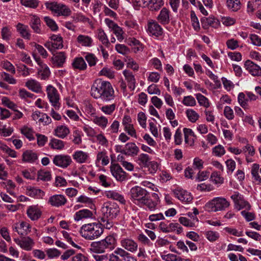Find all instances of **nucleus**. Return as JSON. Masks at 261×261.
I'll return each mask as SVG.
<instances>
[{
  "label": "nucleus",
  "mask_w": 261,
  "mask_h": 261,
  "mask_svg": "<svg viewBox=\"0 0 261 261\" xmlns=\"http://www.w3.org/2000/svg\"><path fill=\"white\" fill-rule=\"evenodd\" d=\"M123 73L126 80L128 82V86L129 88L132 90H134L136 87V81L134 76L133 75L132 73L128 70H124Z\"/></svg>",
  "instance_id": "34"
},
{
  "label": "nucleus",
  "mask_w": 261,
  "mask_h": 261,
  "mask_svg": "<svg viewBox=\"0 0 261 261\" xmlns=\"http://www.w3.org/2000/svg\"><path fill=\"white\" fill-rule=\"evenodd\" d=\"M173 193L176 197L182 201L190 202L193 199L191 194L182 189H175L173 191Z\"/></svg>",
  "instance_id": "15"
},
{
  "label": "nucleus",
  "mask_w": 261,
  "mask_h": 261,
  "mask_svg": "<svg viewBox=\"0 0 261 261\" xmlns=\"http://www.w3.org/2000/svg\"><path fill=\"white\" fill-rule=\"evenodd\" d=\"M92 212L87 209H83L77 212L74 215V220L79 221L84 218L92 217Z\"/></svg>",
  "instance_id": "30"
},
{
  "label": "nucleus",
  "mask_w": 261,
  "mask_h": 261,
  "mask_svg": "<svg viewBox=\"0 0 261 261\" xmlns=\"http://www.w3.org/2000/svg\"><path fill=\"white\" fill-rule=\"evenodd\" d=\"M15 242L23 249L30 251L33 248L34 242L30 237H23L21 239H14Z\"/></svg>",
  "instance_id": "13"
},
{
  "label": "nucleus",
  "mask_w": 261,
  "mask_h": 261,
  "mask_svg": "<svg viewBox=\"0 0 261 261\" xmlns=\"http://www.w3.org/2000/svg\"><path fill=\"white\" fill-rule=\"evenodd\" d=\"M191 18L192 22V25L194 30L196 31L199 30L200 29L199 22L197 17L193 11H191Z\"/></svg>",
  "instance_id": "59"
},
{
  "label": "nucleus",
  "mask_w": 261,
  "mask_h": 261,
  "mask_svg": "<svg viewBox=\"0 0 261 261\" xmlns=\"http://www.w3.org/2000/svg\"><path fill=\"white\" fill-rule=\"evenodd\" d=\"M227 5L232 11H237L241 8V3L239 0H227Z\"/></svg>",
  "instance_id": "41"
},
{
  "label": "nucleus",
  "mask_w": 261,
  "mask_h": 261,
  "mask_svg": "<svg viewBox=\"0 0 261 261\" xmlns=\"http://www.w3.org/2000/svg\"><path fill=\"white\" fill-rule=\"evenodd\" d=\"M196 97L200 106H203L205 108H208L210 106L208 100L206 97L200 93L197 94Z\"/></svg>",
  "instance_id": "49"
},
{
  "label": "nucleus",
  "mask_w": 261,
  "mask_h": 261,
  "mask_svg": "<svg viewBox=\"0 0 261 261\" xmlns=\"http://www.w3.org/2000/svg\"><path fill=\"white\" fill-rule=\"evenodd\" d=\"M186 113L189 120L193 123L195 122L199 117L198 113L192 109L187 110Z\"/></svg>",
  "instance_id": "46"
},
{
  "label": "nucleus",
  "mask_w": 261,
  "mask_h": 261,
  "mask_svg": "<svg viewBox=\"0 0 261 261\" xmlns=\"http://www.w3.org/2000/svg\"><path fill=\"white\" fill-rule=\"evenodd\" d=\"M103 232L101 223H91L83 225L80 230L81 236L87 240H93L100 237Z\"/></svg>",
  "instance_id": "3"
},
{
  "label": "nucleus",
  "mask_w": 261,
  "mask_h": 261,
  "mask_svg": "<svg viewBox=\"0 0 261 261\" xmlns=\"http://www.w3.org/2000/svg\"><path fill=\"white\" fill-rule=\"evenodd\" d=\"M152 196L154 199V200L151 199L149 195L145 197V201L142 202L141 205H145L150 211H154L160 202V198L156 193H153Z\"/></svg>",
  "instance_id": "12"
},
{
  "label": "nucleus",
  "mask_w": 261,
  "mask_h": 261,
  "mask_svg": "<svg viewBox=\"0 0 261 261\" xmlns=\"http://www.w3.org/2000/svg\"><path fill=\"white\" fill-rule=\"evenodd\" d=\"M105 194L106 196L109 198H112L113 199L118 200L121 203H124L125 202V200L123 196L115 191H106L105 192Z\"/></svg>",
  "instance_id": "35"
},
{
  "label": "nucleus",
  "mask_w": 261,
  "mask_h": 261,
  "mask_svg": "<svg viewBox=\"0 0 261 261\" xmlns=\"http://www.w3.org/2000/svg\"><path fill=\"white\" fill-rule=\"evenodd\" d=\"M53 162L56 166L66 168L71 164L72 159L68 155L58 154L54 156Z\"/></svg>",
  "instance_id": "8"
},
{
  "label": "nucleus",
  "mask_w": 261,
  "mask_h": 261,
  "mask_svg": "<svg viewBox=\"0 0 261 261\" xmlns=\"http://www.w3.org/2000/svg\"><path fill=\"white\" fill-rule=\"evenodd\" d=\"M49 74L50 71L47 67L38 71V75L41 77V79L43 80H45L48 78L49 76Z\"/></svg>",
  "instance_id": "64"
},
{
  "label": "nucleus",
  "mask_w": 261,
  "mask_h": 261,
  "mask_svg": "<svg viewBox=\"0 0 261 261\" xmlns=\"http://www.w3.org/2000/svg\"><path fill=\"white\" fill-rule=\"evenodd\" d=\"M48 257L50 259L57 257L60 256L61 252L56 248L48 249L46 251Z\"/></svg>",
  "instance_id": "56"
},
{
  "label": "nucleus",
  "mask_w": 261,
  "mask_h": 261,
  "mask_svg": "<svg viewBox=\"0 0 261 261\" xmlns=\"http://www.w3.org/2000/svg\"><path fill=\"white\" fill-rule=\"evenodd\" d=\"M246 69L253 76L261 75V68L253 62L247 60L244 64Z\"/></svg>",
  "instance_id": "17"
},
{
  "label": "nucleus",
  "mask_w": 261,
  "mask_h": 261,
  "mask_svg": "<svg viewBox=\"0 0 261 261\" xmlns=\"http://www.w3.org/2000/svg\"><path fill=\"white\" fill-rule=\"evenodd\" d=\"M162 258L165 261H182L183 259L176 255L173 254H168L167 255H162Z\"/></svg>",
  "instance_id": "50"
},
{
  "label": "nucleus",
  "mask_w": 261,
  "mask_h": 261,
  "mask_svg": "<svg viewBox=\"0 0 261 261\" xmlns=\"http://www.w3.org/2000/svg\"><path fill=\"white\" fill-rule=\"evenodd\" d=\"M21 132L30 141L34 140L35 138L33 136V130L32 128L24 126L21 129Z\"/></svg>",
  "instance_id": "54"
},
{
  "label": "nucleus",
  "mask_w": 261,
  "mask_h": 261,
  "mask_svg": "<svg viewBox=\"0 0 261 261\" xmlns=\"http://www.w3.org/2000/svg\"><path fill=\"white\" fill-rule=\"evenodd\" d=\"M47 9L52 12L56 13L58 16H68L71 11L68 6L57 2H46L45 4Z\"/></svg>",
  "instance_id": "5"
},
{
  "label": "nucleus",
  "mask_w": 261,
  "mask_h": 261,
  "mask_svg": "<svg viewBox=\"0 0 261 261\" xmlns=\"http://www.w3.org/2000/svg\"><path fill=\"white\" fill-rule=\"evenodd\" d=\"M201 23L203 28L207 29L209 27L217 28L220 25L219 20L213 17L208 18L203 17L201 18Z\"/></svg>",
  "instance_id": "16"
},
{
  "label": "nucleus",
  "mask_w": 261,
  "mask_h": 261,
  "mask_svg": "<svg viewBox=\"0 0 261 261\" xmlns=\"http://www.w3.org/2000/svg\"><path fill=\"white\" fill-rule=\"evenodd\" d=\"M25 86L29 89L36 93H40L41 92V87L40 84L37 81L34 80H31L25 83Z\"/></svg>",
  "instance_id": "33"
},
{
  "label": "nucleus",
  "mask_w": 261,
  "mask_h": 261,
  "mask_svg": "<svg viewBox=\"0 0 261 261\" xmlns=\"http://www.w3.org/2000/svg\"><path fill=\"white\" fill-rule=\"evenodd\" d=\"M213 153L218 156H221L225 153L224 148L221 145L215 146L213 149Z\"/></svg>",
  "instance_id": "60"
},
{
  "label": "nucleus",
  "mask_w": 261,
  "mask_h": 261,
  "mask_svg": "<svg viewBox=\"0 0 261 261\" xmlns=\"http://www.w3.org/2000/svg\"><path fill=\"white\" fill-rule=\"evenodd\" d=\"M54 133L55 135L57 137L64 139L69 134L70 130L66 126L61 125L55 129Z\"/></svg>",
  "instance_id": "25"
},
{
  "label": "nucleus",
  "mask_w": 261,
  "mask_h": 261,
  "mask_svg": "<svg viewBox=\"0 0 261 261\" xmlns=\"http://www.w3.org/2000/svg\"><path fill=\"white\" fill-rule=\"evenodd\" d=\"M37 180H41L44 181H48L51 180V175L50 172L40 170L37 173Z\"/></svg>",
  "instance_id": "40"
},
{
  "label": "nucleus",
  "mask_w": 261,
  "mask_h": 261,
  "mask_svg": "<svg viewBox=\"0 0 261 261\" xmlns=\"http://www.w3.org/2000/svg\"><path fill=\"white\" fill-rule=\"evenodd\" d=\"M27 214L28 217L32 220H36L38 219L41 215L40 210L36 205L29 206L27 210Z\"/></svg>",
  "instance_id": "22"
},
{
  "label": "nucleus",
  "mask_w": 261,
  "mask_h": 261,
  "mask_svg": "<svg viewBox=\"0 0 261 261\" xmlns=\"http://www.w3.org/2000/svg\"><path fill=\"white\" fill-rule=\"evenodd\" d=\"M119 207L114 203L106 202L101 208L102 217L113 219L115 218L119 213Z\"/></svg>",
  "instance_id": "7"
},
{
  "label": "nucleus",
  "mask_w": 261,
  "mask_h": 261,
  "mask_svg": "<svg viewBox=\"0 0 261 261\" xmlns=\"http://www.w3.org/2000/svg\"><path fill=\"white\" fill-rule=\"evenodd\" d=\"M26 193L27 195L36 199H42L45 195L44 192L42 190L33 187H28Z\"/></svg>",
  "instance_id": "19"
},
{
  "label": "nucleus",
  "mask_w": 261,
  "mask_h": 261,
  "mask_svg": "<svg viewBox=\"0 0 261 261\" xmlns=\"http://www.w3.org/2000/svg\"><path fill=\"white\" fill-rule=\"evenodd\" d=\"M261 174V168H259V165L258 164H253L251 167V173L254 180L257 182L258 185H261V177L258 172Z\"/></svg>",
  "instance_id": "27"
},
{
  "label": "nucleus",
  "mask_w": 261,
  "mask_h": 261,
  "mask_svg": "<svg viewBox=\"0 0 261 261\" xmlns=\"http://www.w3.org/2000/svg\"><path fill=\"white\" fill-rule=\"evenodd\" d=\"M91 115L93 117V118H92L91 120L95 124L102 128H105L107 127L108 123V120L106 117L103 116H96L95 115V113L93 112L91 113Z\"/></svg>",
  "instance_id": "23"
},
{
  "label": "nucleus",
  "mask_w": 261,
  "mask_h": 261,
  "mask_svg": "<svg viewBox=\"0 0 261 261\" xmlns=\"http://www.w3.org/2000/svg\"><path fill=\"white\" fill-rule=\"evenodd\" d=\"M21 4L25 6L31 8H36L38 5L37 0H21Z\"/></svg>",
  "instance_id": "55"
},
{
  "label": "nucleus",
  "mask_w": 261,
  "mask_h": 261,
  "mask_svg": "<svg viewBox=\"0 0 261 261\" xmlns=\"http://www.w3.org/2000/svg\"><path fill=\"white\" fill-rule=\"evenodd\" d=\"M17 31L24 39L30 40L31 34L29 32L28 27L21 23H18L16 25Z\"/></svg>",
  "instance_id": "29"
},
{
  "label": "nucleus",
  "mask_w": 261,
  "mask_h": 261,
  "mask_svg": "<svg viewBox=\"0 0 261 261\" xmlns=\"http://www.w3.org/2000/svg\"><path fill=\"white\" fill-rule=\"evenodd\" d=\"M238 100L240 106L244 109H248V99L245 98V95L244 93H240L238 95Z\"/></svg>",
  "instance_id": "47"
},
{
  "label": "nucleus",
  "mask_w": 261,
  "mask_h": 261,
  "mask_svg": "<svg viewBox=\"0 0 261 261\" xmlns=\"http://www.w3.org/2000/svg\"><path fill=\"white\" fill-rule=\"evenodd\" d=\"M49 146L53 149L62 150L64 148L65 143L62 140L53 138L50 140Z\"/></svg>",
  "instance_id": "36"
},
{
  "label": "nucleus",
  "mask_w": 261,
  "mask_h": 261,
  "mask_svg": "<svg viewBox=\"0 0 261 261\" xmlns=\"http://www.w3.org/2000/svg\"><path fill=\"white\" fill-rule=\"evenodd\" d=\"M224 115L228 120H232L234 118L233 110L228 106H226L224 108Z\"/></svg>",
  "instance_id": "62"
},
{
  "label": "nucleus",
  "mask_w": 261,
  "mask_h": 261,
  "mask_svg": "<svg viewBox=\"0 0 261 261\" xmlns=\"http://www.w3.org/2000/svg\"><path fill=\"white\" fill-rule=\"evenodd\" d=\"M121 246L128 251L134 252L137 249L138 245L133 240L124 239L121 241Z\"/></svg>",
  "instance_id": "26"
},
{
  "label": "nucleus",
  "mask_w": 261,
  "mask_h": 261,
  "mask_svg": "<svg viewBox=\"0 0 261 261\" xmlns=\"http://www.w3.org/2000/svg\"><path fill=\"white\" fill-rule=\"evenodd\" d=\"M30 225L28 223L22 222L19 225L15 226L14 228L17 233L21 236H23L28 233L30 230H29Z\"/></svg>",
  "instance_id": "38"
},
{
  "label": "nucleus",
  "mask_w": 261,
  "mask_h": 261,
  "mask_svg": "<svg viewBox=\"0 0 261 261\" xmlns=\"http://www.w3.org/2000/svg\"><path fill=\"white\" fill-rule=\"evenodd\" d=\"M91 95L96 99L100 98L103 101L108 102L114 99V91L109 82L103 81L97 86L91 88Z\"/></svg>",
  "instance_id": "1"
},
{
  "label": "nucleus",
  "mask_w": 261,
  "mask_h": 261,
  "mask_svg": "<svg viewBox=\"0 0 261 261\" xmlns=\"http://www.w3.org/2000/svg\"><path fill=\"white\" fill-rule=\"evenodd\" d=\"M47 96L52 106L55 108L59 107L60 97L57 89L52 86H48L47 87Z\"/></svg>",
  "instance_id": "10"
},
{
  "label": "nucleus",
  "mask_w": 261,
  "mask_h": 261,
  "mask_svg": "<svg viewBox=\"0 0 261 261\" xmlns=\"http://www.w3.org/2000/svg\"><path fill=\"white\" fill-rule=\"evenodd\" d=\"M229 203L224 198L216 197L214 198L206 205L209 211L217 212L222 211L228 207Z\"/></svg>",
  "instance_id": "6"
},
{
  "label": "nucleus",
  "mask_w": 261,
  "mask_h": 261,
  "mask_svg": "<svg viewBox=\"0 0 261 261\" xmlns=\"http://www.w3.org/2000/svg\"><path fill=\"white\" fill-rule=\"evenodd\" d=\"M150 160V159L147 154L141 153L138 156L139 164L144 167H149Z\"/></svg>",
  "instance_id": "43"
},
{
  "label": "nucleus",
  "mask_w": 261,
  "mask_h": 261,
  "mask_svg": "<svg viewBox=\"0 0 261 261\" xmlns=\"http://www.w3.org/2000/svg\"><path fill=\"white\" fill-rule=\"evenodd\" d=\"M125 252L123 249L117 248L110 255L109 261H122Z\"/></svg>",
  "instance_id": "21"
},
{
  "label": "nucleus",
  "mask_w": 261,
  "mask_h": 261,
  "mask_svg": "<svg viewBox=\"0 0 261 261\" xmlns=\"http://www.w3.org/2000/svg\"><path fill=\"white\" fill-rule=\"evenodd\" d=\"M85 58L90 66H94L97 61V58L91 53H88Z\"/></svg>",
  "instance_id": "53"
},
{
  "label": "nucleus",
  "mask_w": 261,
  "mask_h": 261,
  "mask_svg": "<svg viewBox=\"0 0 261 261\" xmlns=\"http://www.w3.org/2000/svg\"><path fill=\"white\" fill-rule=\"evenodd\" d=\"M38 159L36 153L32 150H28L22 154V161L25 162L34 163Z\"/></svg>",
  "instance_id": "28"
},
{
  "label": "nucleus",
  "mask_w": 261,
  "mask_h": 261,
  "mask_svg": "<svg viewBox=\"0 0 261 261\" xmlns=\"http://www.w3.org/2000/svg\"><path fill=\"white\" fill-rule=\"evenodd\" d=\"M77 41L82 46L90 47L92 45L93 40L92 38L88 36L80 35L77 37Z\"/></svg>",
  "instance_id": "37"
},
{
  "label": "nucleus",
  "mask_w": 261,
  "mask_h": 261,
  "mask_svg": "<svg viewBox=\"0 0 261 261\" xmlns=\"http://www.w3.org/2000/svg\"><path fill=\"white\" fill-rule=\"evenodd\" d=\"M129 195L134 203L141 205V203L145 201V197L150 195V194L146 189L140 186H135L130 189Z\"/></svg>",
  "instance_id": "4"
},
{
  "label": "nucleus",
  "mask_w": 261,
  "mask_h": 261,
  "mask_svg": "<svg viewBox=\"0 0 261 261\" xmlns=\"http://www.w3.org/2000/svg\"><path fill=\"white\" fill-rule=\"evenodd\" d=\"M182 103L186 106H194L196 104L195 98L192 96H185L182 101Z\"/></svg>",
  "instance_id": "52"
},
{
  "label": "nucleus",
  "mask_w": 261,
  "mask_h": 261,
  "mask_svg": "<svg viewBox=\"0 0 261 261\" xmlns=\"http://www.w3.org/2000/svg\"><path fill=\"white\" fill-rule=\"evenodd\" d=\"M116 50L120 54L125 55L129 52V48L123 44H118L115 46Z\"/></svg>",
  "instance_id": "61"
},
{
  "label": "nucleus",
  "mask_w": 261,
  "mask_h": 261,
  "mask_svg": "<svg viewBox=\"0 0 261 261\" xmlns=\"http://www.w3.org/2000/svg\"><path fill=\"white\" fill-rule=\"evenodd\" d=\"M97 37L103 45L107 47L109 46L110 42L103 30L102 29L98 30Z\"/></svg>",
  "instance_id": "45"
},
{
  "label": "nucleus",
  "mask_w": 261,
  "mask_h": 261,
  "mask_svg": "<svg viewBox=\"0 0 261 261\" xmlns=\"http://www.w3.org/2000/svg\"><path fill=\"white\" fill-rule=\"evenodd\" d=\"M171 19L170 12L166 8H163L156 17L158 21L164 25L168 24Z\"/></svg>",
  "instance_id": "14"
},
{
  "label": "nucleus",
  "mask_w": 261,
  "mask_h": 261,
  "mask_svg": "<svg viewBox=\"0 0 261 261\" xmlns=\"http://www.w3.org/2000/svg\"><path fill=\"white\" fill-rule=\"evenodd\" d=\"M159 23L158 21L151 20L147 24V31L148 32L156 37L161 36L163 33V30Z\"/></svg>",
  "instance_id": "11"
},
{
  "label": "nucleus",
  "mask_w": 261,
  "mask_h": 261,
  "mask_svg": "<svg viewBox=\"0 0 261 261\" xmlns=\"http://www.w3.org/2000/svg\"><path fill=\"white\" fill-rule=\"evenodd\" d=\"M44 20L45 22L46 25L51 29L53 31H56L58 29V27L56 22L48 16H45L44 17Z\"/></svg>",
  "instance_id": "48"
},
{
  "label": "nucleus",
  "mask_w": 261,
  "mask_h": 261,
  "mask_svg": "<svg viewBox=\"0 0 261 261\" xmlns=\"http://www.w3.org/2000/svg\"><path fill=\"white\" fill-rule=\"evenodd\" d=\"M66 58V57L64 52H59L56 55H54V56L52 57L53 64L58 67H62L65 62Z\"/></svg>",
  "instance_id": "20"
},
{
  "label": "nucleus",
  "mask_w": 261,
  "mask_h": 261,
  "mask_svg": "<svg viewBox=\"0 0 261 261\" xmlns=\"http://www.w3.org/2000/svg\"><path fill=\"white\" fill-rule=\"evenodd\" d=\"M72 65L74 69L84 70L87 68V64L82 57L76 58L74 59Z\"/></svg>",
  "instance_id": "31"
},
{
  "label": "nucleus",
  "mask_w": 261,
  "mask_h": 261,
  "mask_svg": "<svg viewBox=\"0 0 261 261\" xmlns=\"http://www.w3.org/2000/svg\"><path fill=\"white\" fill-rule=\"evenodd\" d=\"M30 25L34 32L38 34L41 33V29L40 28L41 20L38 17L34 15L31 19Z\"/></svg>",
  "instance_id": "32"
},
{
  "label": "nucleus",
  "mask_w": 261,
  "mask_h": 261,
  "mask_svg": "<svg viewBox=\"0 0 261 261\" xmlns=\"http://www.w3.org/2000/svg\"><path fill=\"white\" fill-rule=\"evenodd\" d=\"M67 202L66 199L62 195H55L48 199V203L52 206L59 207L64 205Z\"/></svg>",
  "instance_id": "18"
},
{
  "label": "nucleus",
  "mask_w": 261,
  "mask_h": 261,
  "mask_svg": "<svg viewBox=\"0 0 261 261\" xmlns=\"http://www.w3.org/2000/svg\"><path fill=\"white\" fill-rule=\"evenodd\" d=\"M116 245L115 238L112 235H109L99 241L92 242L90 246V250L94 253H103L106 251L113 250Z\"/></svg>",
  "instance_id": "2"
},
{
  "label": "nucleus",
  "mask_w": 261,
  "mask_h": 261,
  "mask_svg": "<svg viewBox=\"0 0 261 261\" xmlns=\"http://www.w3.org/2000/svg\"><path fill=\"white\" fill-rule=\"evenodd\" d=\"M125 155H130L132 156H135L138 154L139 149L135 143L133 142H129L125 144Z\"/></svg>",
  "instance_id": "24"
},
{
  "label": "nucleus",
  "mask_w": 261,
  "mask_h": 261,
  "mask_svg": "<svg viewBox=\"0 0 261 261\" xmlns=\"http://www.w3.org/2000/svg\"><path fill=\"white\" fill-rule=\"evenodd\" d=\"M206 238L210 242H214L216 241L219 237V233L213 231H207L206 232Z\"/></svg>",
  "instance_id": "58"
},
{
  "label": "nucleus",
  "mask_w": 261,
  "mask_h": 261,
  "mask_svg": "<svg viewBox=\"0 0 261 261\" xmlns=\"http://www.w3.org/2000/svg\"><path fill=\"white\" fill-rule=\"evenodd\" d=\"M163 0H150L149 5L147 7L151 11H156L164 5Z\"/></svg>",
  "instance_id": "39"
},
{
  "label": "nucleus",
  "mask_w": 261,
  "mask_h": 261,
  "mask_svg": "<svg viewBox=\"0 0 261 261\" xmlns=\"http://www.w3.org/2000/svg\"><path fill=\"white\" fill-rule=\"evenodd\" d=\"M2 101V103L4 105L10 109L14 110L16 108V105L12 101H11L10 99L7 97H3Z\"/></svg>",
  "instance_id": "63"
},
{
  "label": "nucleus",
  "mask_w": 261,
  "mask_h": 261,
  "mask_svg": "<svg viewBox=\"0 0 261 261\" xmlns=\"http://www.w3.org/2000/svg\"><path fill=\"white\" fill-rule=\"evenodd\" d=\"M87 154L82 151H76L73 155L74 159H75L78 163H80L85 162L87 159Z\"/></svg>",
  "instance_id": "42"
},
{
  "label": "nucleus",
  "mask_w": 261,
  "mask_h": 261,
  "mask_svg": "<svg viewBox=\"0 0 261 261\" xmlns=\"http://www.w3.org/2000/svg\"><path fill=\"white\" fill-rule=\"evenodd\" d=\"M112 174L118 181H122L126 178V173L118 164H112L110 167Z\"/></svg>",
  "instance_id": "9"
},
{
  "label": "nucleus",
  "mask_w": 261,
  "mask_h": 261,
  "mask_svg": "<svg viewBox=\"0 0 261 261\" xmlns=\"http://www.w3.org/2000/svg\"><path fill=\"white\" fill-rule=\"evenodd\" d=\"M116 105L112 103L110 105H106L100 108L101 111L107 115H111L116 109Z\"/></svg>",
  "instance_id": "51"
},
{
  "label": "nucleus",
  "mask_w": 261,
  "mask_h": 261,
  "mask_svg": "<svg viewBox=\"0 0 261 261\" xmlns=\"http://www.w3.org/2000/svg\"><path fill=\"white\" fill-rule=\"evenodd\" d=\"M235 205L238 210H240L242 208H246V210H249L251 208L250 204L248 202L245 200L242 197L239 199V201Z\"/></svg>",
  "instance_id": "44"
},
{
  "label": "nucleus",
  "mask_w": 261,
  "mask_h": 261,
  "mask_svg": "<svg viewBox=\"0 0 261 261\" xmlns=\"http://www.w3.org/2000/svg\"><path fill=\"white\" fill-rule=\"evenodd\" d=\"M211 178L216 184H222L224 180L223 178L217 172H213L211 174Z\"/></svg>",
  "instance_id": "57"
}]
</instances>
